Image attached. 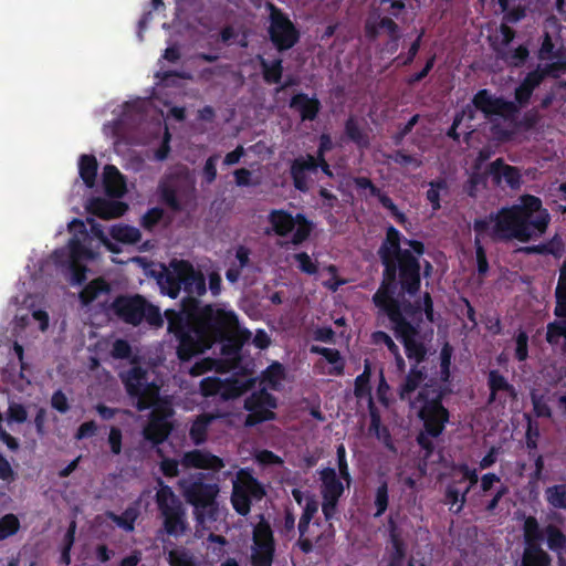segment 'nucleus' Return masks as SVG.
I'll return each mask as SVG.
<instances>
[{
    "label": "nucleus",
    "instance_id": "f257e3e1",
    "mask_svg": "<svg viewBox=\"0 0 566 566\" xmlns=\"http://www.w3.org/2000/svg\"><path fill=\"white\" fill-rule=\"evenodd\" d=\"M400 232L390 226L378 249L384 270L380 286L373 301L379 313L389 319L396 337L405 346L406 354H427L424 346L418 340V326L412 322H420L423 313L429 322H433V301L429 292H424L415 302L399 301L396 297H413L421 286L420 261L410 250L400 247Z\"/></svg>",
    "mask_w": 566,
    "mask_h": 566
},
{
    "label": "nucleus",
    "instance_id": "f03ea898",
    "mask_svg": "<svg viewBox=\"0 0 566 566\" xmlns=\"http://www.w3.org/2000/svg\"><path fill=\"white\" fill-rule=\"evenodd\" d=\"M182 290L187 296L181 300L180 308L164 313L167 332L178 344L175 354H206L216 344L221 345L219 354H242L251 332L240 324L234 311L201 304L196 296L206 294V279L189 261Z\"/></svg>",
    "mask_w": 566,
    "mask_h": 566
},
{
    "label": "nucleus",
    "instance_id": "7ed1b4c3",
    "mask_svg": "<svg viewBox=\"0 0 566 566\" xmlns=\"http://www.w3.org/2000/svg\"><path fill=\"white\" fill-rule=\"evenodd\" d=\"M409 357L415 358V363L400 396L402 400L409 401L423 421L424 431L419 433L417 440L423 449L431 451L430 438L441 434L449 420V412L440 402L447 388L428 376V356Z\"/></svg>",
    "mask_w": 566,
    "mask_h": 566
},
{
    "label": "nucleus",
    "instance_id": "20e7f679",
    "mask_svg": "<svg viewBox=\"0 0 566 566\" xmlns=\"http://www.w3.org/2000/svg\"><path fill=\"white\" fill-rule=\"evenodd\" d=\"M549 221L551 214L543 207L541 198L523 195L518 203L502 207L485 218L475 219L473 229L476 234H483L493 223L490 233L493 241L518 240L525 243L541 238L547 231Z\"/></svg>",
    "mask_w": 566,
    "mask_h": 566
},
{
    "label": "nucleus",
    "instance_id": "39448f33",
    "mask_svg": "<svg viewBox=\"0 0 566 566\" xmlns=\"http://www.w3.org/2000/svg\"><path fill=\"white\" fill-rule=\"evenodd\" d=\"M207 478L205 473H196L178 482L186 502L193 507L196 521L202 526L220 517L217 501L220 489L217 483L208 482Z\"/></svg>",
    "mask_w": 566,
    "mask_h": 566
},
{
    "label": "nucleus",
    "instance_id": "423d86ee",
    "mask_svg": "<svg viewBox=\"0 0 566 566\" xmlns=\"http://www.w3.org/2000/svg\"><path fill=\"white\" fill-rule=\"evenodd\" d=\"M114 358H130L133 367L120 374V379L129 397L136 398V407L143 411L153 407L159 399L160 387L149 380L148 371L138 366L145 356H113Z\"/></svg>",
    "mask_w": 566,
    "mask_h": 566
},
{
    "label": "nucleus",
    "instance_id": "0eeeda50",
    "mask_svg": "<svg viewBox=\"0 0 566 566\" xmlns=\"http://www.w3.org/2000/svg\"><path fill=\"white\" fill-rule=\"evenodd\" d=\"M159 489L156 492V504L163 518V532L168 536L179 538L188 531L186 510L169 485L157 480Z\"/></svg>",
    "mask_w": 566,
    "mask_h": 566
},
{
    "label": "nucleus",
    "instance_id": "6e6552de",
    "mask_svg": "<svg viewBox=\"0 0 566 566\" xmlns=\"http://www.w3.org/2000/svg\"><path fill=\"white\" fill-rule=\"evenodd\" d=\"M115 314L125 323L137 326L146 322L153 327H163L160 308L148 302L143 295L118 296L113 302Z\"/></svg>",
    "mask_w": 566,
    "mask_h": 566
},
{
    "label": "nucleus",
    "instance_id": "1a4fd4ad",
    "mask_svg": "<svg viewBox=\"0 0 566 566\" xmlns=\"http://www.w3.org/2000/svg\"><path fill=\"white\" fill-rule=\"evenodd\" d=\"M269 39L279 52H285L300 41V31L281 9L272 3H269Z\"/></svg>",
    "mask_w": 566,
    "mask_h": 566
},
{
    "label": "nucleus",
    "instance_id": "9d476101",
    "mask_svg": "<svg viewBox=\"0 0 566 566\" xmlns=\"http://www.w3.org/2000/svg\"><path fill=\"white\" fill-rule=\"evenodd\" d=\"M243 407L249 411L244 420L247 427H255L276 418L274 409L277 407V400L266 388L255 390L248 396Z\"/></svg>",
    "mask_w": 566,
    "mask_h": 566
},
{
    "label": "nucleus",
    "instance_id": "9b49d317",
    "mask_svg": "<svg viewBox=\"0 0 566 566\" xmlns=\"http://www.w3.org/2000/svg\"><path fill=\"white\" fill-rule=\"evenodd\" d=\"M544 530L535 517L528 516L524 522V536L527 547L520 566H549L551 559L546 552L539 547V542L544 538Z\"/></svg>",
    "mask_w": 566,
    "mask_h": 566
},
{
    "label": "nucleus",
    "instance_id": "f8f14e48",
    "mask_svg": "<svg viewBox=\"0 0 566 566\" xmlns=\"http://www.w3.org/2000/svg\"><path fill=\"white\" fill-rule=\"evenodd\" d=\"M472 103L478 111L483 113L485 118L496 115L507 122H513L518 114V107L513 101L496 97L488 88L478 91L472 98Z\"/></svg>",
    "mask_w": 566,
    "mask_h": 566
},
{
    "label": "nucleus",
    "instance_id": "ddd939ff",
    "mask_svg": "<svg viewBox=\"0 0 566 566\" xmlns=\"http://www.w3.org/2000/svg\"><path fill=\"white\" fill-rule=\"evenodd\" d=\"M385 30L389 36L384 44L381 52L392 55L398 51L400 41L399 25L391 17H381L380 14H371L365 23V35L369 41H376L380 35V31Z\"/></svg>",
    "mask_w": 566,
    "mask_h": 566
},
{
    "label": "nucleus",
    "instance_id": "4468645a",
    "mask_svg": "<svg viewBox=\"0 0 566 566\" xmlns=\"http://www.w3.org/2000/svg\"><path fill=\"white\" fill-rule=\"evenodd\" d=\"M365 373L358 377H356V405H361L364 401L367 403L369 408L370 416V424H369V433L374 434L379 441H381L387 448L392 450V444L390 440V434L387 428L380 426V418L377 415L373 399L369 392H365Z\"/></svg>",
    "mask_w": 566,
    "mask_h": 566
},
{
    "label": "nucleus",
    "instance_id": "2eb2a0df",
    "mask_svg": "<svg viewBox=\"0 0 566 566\" xmlns=\"http://www.w3.org/2000/svg\"><path fill=\"white\" fill-rule=\"evenodd\" d=\"M186 260H172L169 269H164L163 273L158 276V284L161 292L171 298H176L180 291L184 289L187 271Z\"/></svg>",
    "mask_w": 566,
    "mask_h": 566
},
{
    "label": "nucleus",
    "instance_id": "dca6fc26",
    "mask_svg": "<svg viewBox=\"0 0 566 566\" xmlns=\"http://www.w3.org/2000/svg\"><path fill=\"white\" fill-rule=\"evenodd\" d=\"M485 174L492 177L495 186H501L504 181L513 190L521 188L522 174L520 168L507 165L503 158H496L489 164Z\"/></svg>",
    "mask_w": 566,
    "mask_h": 566
},
{
    "label": "nucleus",
    "instance_id": "f3484780",
    "mask_svg": "<svg viewBox=\"0 0 566 566\" xmlns=\"http://www.w3.org/2000/svg\"><path fill=\"white\" fill-rule=\"evenodd\" d=\"M318 168V160L313 155L298 156L293 159L290 167V175L293 180L294 187L300 191L308 190L307 175L316 172Z\"/></svg>",
    "mask_w": 566,
    "mask_h": 566
},
{
    "label": "nucleus",
    "instance_id": "a211bd4d",
    "mask_svg": "<svg viewBox=\"0 0 566 566\" xmlns=\"http://www.w3.org/2000/svg\"><path fill=\"white\" fill-rule=\"evenodd\" d=\"M181 464L186 468L206 469L220 471L223 467V460L210 452L202 450H191L185 452L181 458Z\"/></svg>",
    "mask_w": 566,
    "mask_h": 566
},
{
    "label": "nucleus",
    "instance_id": "6ab92c4d",
    "mask_svg": "<svg viewBox=\"0 0 566 566\" xmlns=\"http://www.w3.org/2000/svg\"><path fill=\"white\" fill-rule=\"evenodd\" d=\"M172 427L167 416L154 411L150 415L147 426L144 428V438L157 446L163 443L170 434Z\"/></svg>",
    "mask_w": 566,
    "mask_h": 566
},
{
    "label": "nucleus",
    "instance_id": "aec40b11",
    "mask_svg": "<svg viewBox=\"0 0 566 566\" xmlns=\"http://www.w3.org/2000/svg\"><path fill=\"white\" fill-rule=\"evenodd\" d=\"M256 382V378L250 374H242L240 376H232L222 382L221 398L223 400H232L241 397L243 394L251 390Z\"/></svg>",
    "mask_w": 566,
    "mask_h": 566
},
{
    "label": "nucleus",
    "instance_id": "412c9836",
    "mask_svg": "<svg viewBox=\"0 0 566 566\" xmlns=\"http://www.w3.org/2000/svg\"><path fill=\"white\" fill-rule=\"evenodd\" d=\"M86 255H88V250L77 237L71 238L66 248L56 249L53 252L55 263L62 265L69 264L70 266H74L76 262Z\"/></svg>",
    "mask_w": 566,
    "mask_h": 566
},
{
    "label": "nucleus",
    "instance_id": "4be33fe9",
    "mask_svg": "<svg viewBox=\"0 0 566 566\" xmlns=\"http://www.w3.org/2000/svg\"><path fill=\"white\" fill-rule=\"evenodd\" d=\"M233 489L243 492L254 500H261L265 495L263 485L248 469H241L237 473Z\"/></svg>",
    "mask_w": 566,
    "mask_h": 566
},
{
    "label": "nucleus",
    "instance_id": "5701e85b",
    "mask_svg": "<svg viewBox=\"0 0 566 566\" xmlns=\"http://www.w3.org/2000/svg\"><path fill=\"white\" fill-rule=\"evenodd\" d=\"M290 107L300 113L302 120H314L319 113L321 103L316 97H308L301 92L292 96Z\"/></svg>",
    "mask_w": 566,
    "mask_h": 566
},
{
    "label": "nucleus",
    "instance_id": "b1692460",
    "mask_svg": "<svg viewBox=\"0 0 566 566\" xmlns=\"http://www.w3.org/2000/svg\"><path fill=\"white\" fill-rule=\"evenodd\" d=\"M127 206L119 201H111L104 198H94L91 200L90 211L102 219H113L120 217L126 211Z\"/></svg>",
    "mask_w": 566,
    "mask_h": 566
},
{
    "label": "nucleus",
    "instance_id": "393cba45",
    "mask_svg": "<svg viewBox=\"0 0 566 566\" xmlns=\"http://www.w3.org/2000/svg\"><path fill=\"white\" fill-rule=\"evenodd\" d=\"M103 186L106 195L109 197L119 198L125 193V179L114 165H106L104 167Z\"/></svg>",
    "mask_w": 566,
    "mask_h": 566
},
{
    "label": "nucleus",
    "instance_id": "a878e982",
    "mask_svg": "<svg viewBox=\"0 0 566 566\" xmlns=\"http://www.w3.org/2000/svg\"><path fill=\"white\" fill-rule=\"evenodd\" d=\"M323 499L338 500L343 494V483L334 468H325L321 471Z\"/></svg>",
    "mask_w": 566,
    "mask_h": 566
},
{
    "label": "nucleus",
    "instance_id": "bb28decb",
    "mask_svg": "<svg viewBox=\"0 0 566 566\" xmlns=\"http://www.w3.org/2000/svg\"><path fill=\"white\" fill-rule=\"evenodd\" d=\"M269 222L272 224L273 231L280 237H285L292 232L296 226V216L279 209L272 210L269 214Z\"/></svg>",
    "mask_w": 566,
    "mask_h": 566
},
{
    "label": "nucleus",
    "instance_id": "cd10ccee",
    "mask_svg": "<svg viewBox=\"0 0 566 566\" xmlns=\"http://www.w3.org/2000/svg\"><path fill=\"white\" fill-rule=\"evenodd\" d=\"M494 52L499 59L504 61L511 67L523 66L530 56L528 48L523 44L518 45L514 50H509V48H494Z\"/></svg>",
    "mask_w": 566,
    "mask_h": 566
},
{
    "label": "nucleus",
    "instance_id": "c85d7f7f",
    "mask_svg": "<svg viewBox=\"0 0 566 566\" xmlns=\"http://www.w3.org/2000/svg\"><path fill=\"white\" fill-rule=\"evenodd\" d=\"M256 57L261 66L263 81L269 85L280 84L284 71L282 59L277 57L270 62L262 55Z\"/></svg>",
    "mask_w": 566,
    "mask_h": 566
},
{
    "label": "nucleus",
    "instance_id": "c756f323",
    "mask_svg": "<svg viewBox=\"0 0 566 566\" xmlns=\"http://www.w3.org/2000/svg\"><path fill=\"white\" fill-rule=\"evenodd\" d=\"M526 254H541V255H553L555 258H560L564 252V243L562 238L558 234H555L549 241L528 245L521 249Z\"/></svg>",
    "mask_w": 566,
    "mask_h": 566
},
{
    "label": "nucleus",
    "instance_id": "7c9ffc66",
    "mask_svg": "<svg viewBox=\"0 0 566 566\" xmlns=\"http://www.w3.org/2000/svg\"><path fill=\"white\" fill-rule=\"evenodd\" d=\"M111 287L103 277H97L87 283L80 292L78 297L83 305L87 306L97 300L102 294H107Z\"/></svg>",
    "mask_w": 566,
    "mask_h": 566
},
{
    "label": "nucleus",
    "instance_id": "2f4dec72",
    "mask_svg": "<svg viewBox=\"0 0 566 566\" xmlns=\"http://www.w3.org/2000/svg\"><path fill=\"white\" fill-rule=\"evenodd\" d=\"M216 419L213 415L201 413L191 423L189 436L196 446L203 444L207 441L208 429Z\"/></svg>",
    "mask_w": 566,
    "mask_h": 566
},
{
    "label": "nucleus",
    "instance_id": "473e14b6",
    "mask_svg": "<svg viewBox=\"0 0 566 566\" xmlns=\"http://www.w3.org/2000/svg\"><path fill=\"white\" fill-rule=\"evenodd\" d=\"M98 164L94 155H82L78 160V172L87 188L95 186Z\"/></svg>",
    "mask_w": 566,
    "mask_h": 566
},
{
    "label": "nucleus",
    "instance_id": "72a5a7b5",
    "mask_svg": "<svg viewBox=\"0 0 566 566\" xmlns=\"http://www.w3.org/2000/svg\"><path fill=\"white\" fill-rule=\"evenodd\" d=\"M252 566H272L275 555V544H252Z\"/></svg>",
    "mask_w": 566,
    "mask_h": 566
},
{
    "label": "nucleus",
    "instance_id": "f704fd0d",
    "mask_svg": "<svg viewBox=\"0 0 566 566\" xmlns=\"http://www.w3.org/2000/svg\"><path fill=\"white\" fill-rule=\"evenodd\" d=\"M109 235L117 242L125 244H135L140 241L142 233L139 229L128 224H116L109 230Z\"/></svg>",
    "mask_w": 566,
    "mask_h": 566
},
{
    "label": "nucleus",
    "instance_id": "c9c22d12",
    "mask_svg": "<svg viewBox=\"0 0 566 566\" xmlns=\"http://www.w3.org/2000/svg\"><path fill=\"white\" fill-rule=\"evenodd\" d=\"M546 340L553 346H560L566 354V319H556L547 325Z\"/></svg>",
    "mask_w": 566,
    "mask_h": 566
},
{
    "label": "nucleus",
    "instance_id": "e433bc0d",
    "mask_svg": "<svg viewBox=\"0 0 566 566\" xmlns=\"http://www.w3.org/2000/svg\"><path fill=\"white\" fill-rule=\"evenodd\" d=\"M105 515L118 527L125 530L126 532H133L135 528V522L138 517V511L137 509L129 506L120 515H117L112 511H107Z\"/></svg>",
    "mask_w": 566,
    "mask_h": 566
},
{
    "label": "nucleus",
    "instance_id": "4c0bfd02",
    "mask_svg": "<svg viewBox=\"0 0 566 566\" xmlns=\"http://www.w3.org/2000/svg\"><path fill=\"white\" fill-rule=\"evenodd\" d=\"M544 537L546 538L549 549L562 555L566 552V537L556 526L548 525L544 530Z\"/></svg>",
    "mask_w": 566,
    "mask_h": 566
},
{
    "label": "nucleus",
    "instance_id": "58836bf2",
    "mask_svg": "<svg viewBox=\"0 0 566 566\" xmlns=\"http://www.w3.org/2000/svg\"><path fill=\"white\" fill-rule=\"evenodd\" d=\"M284 376V367L280 363L275 361L263 371L262 382L266 384L273 390H279Z\"/></svg>",
    "mask_w": 566,
    "mask_h": 566
},
{
    "label": "nucleus",
    "instance_id": "ea45409f",
    "mask_svg": "<svg viewBox=\"0 0 566 566\" xmlns=\"http://www.w3.org/2000/svg\"><path fill=\"white\" fill-rule=\"evenodd\" d=\"M448 190L447 180L438 178L429 182V189L426 192V198L430 202L432 211H438L441 208V191Z\"/></svg>",
    "mask_w": 566,
    "mask_h": 566
},
{
    "label": "nucleus",
    "instance_id": "a19ab883",
    "mask_svg": "<svg viewBox=\"0 0 566 566\" xmlns=\"http://www.w3.org/2000/svg\"><path fill=\"white\" fill-rule=\"evenodd\" d=\"M489 385L491 389L490 401H493L496 398V395L501 391L507 394L511 397L515 396L513 387L510 386L504 377L501 376L497 371L490 373Z\"/></svg>",
    "mask_w": 566,
    "mask_h": 566
},
{
    "label": "nucleus",
    "instance_id": "79ce46f5",
    "mask_svg": "<svg viewBox=\"0 0 566 566\" xmlns=\"http://www.w3.org/2000/svg\"><path fill=\"white\" fill-rule=\"evenodd\" d=\"M545 499L554 509L566 510V486L557 484L545 490Z\"/></svg>",
    "mask_w": 566,
    "mask_h": 566
},
{
    "label": "nucleus",
    "instance_id": "37998d69",
    "mask_svg": "<svg viewBox=\"0 0 566 566\" xmlns=\"http://www.w3.org/2000/svg\"><path fill=\"white\" fill-rule=\"evenodd\" d=\"M554 67H555V64L547 66L545 69H541L538 66L534 71L528 72L525 75V77L523 78V81L521 82V84L534 93V91L543 83L544 78L548 74H552V71Z\"/></svg>",
    "mask_w": 566,
    "mask_h": 566
},
{
    "label": "nucleus",
    "instance_id": "c03bdc74",
    "mask_svg": "<svg viewBox=\"0 0 566 566\" xmlns=\"http://www.w3.org/2000/svg\"><path fill=\"white\" fill-rule=\"evenodd\" d=\"M252 542L253 544H275L271 525L263 517L253 528Z\"/></svg>",
    "mask_w": 566,
    "mask_h": 566
},
{
    "label": "nucleus",
    "instance_id": "a18cd8bd",
    "mask_svg": "<svg viewBox=\"0 0 566 566\" xmlns=\"http://www.w3.org/2000/svg\"><path fill=\"white\" fill-rule=\"evenodd\" d=\"M159 196L160 201L168 208H170L172 211H181L182 207L179 201L177 190L172 186L168 184H160Z\"/></svg>",
    "mask_w": 566,
    "mask_h": 566
},
{
    "label": "nucleus",
    "instance_id": "49530a36",
    "mask_svg": "<svg viewBox=\"0 0 566 566\" xmlns=\"http://www.w3.org/2000/svg\"><path fill=\"white\" fill-rule=\"evenodd\" d=\"M296 224L297 227L291 239V243L294 245H298L307 240L312 231V223L303 213L296 214Z\"/></svg>",
    "mask_w": 566,
    "mask_h": 566
},
{
    "label": "nucleus",
    "instance_id": "de8ad7c7",
    "mask_svg": "<svg viewBox=\"0 0 566 566\" xmlns=\"http://www.w3.org/2000/svg\"><path fill=\"white\" fill-rule=\"evenodd\" d=\"M469 491L470 488H465L464 491H460L455 485H449L447 489L446 497L447 503L450 505V510L459 513L465 503V496Z\"/></svg>",
    "mask_w": 566,
    "mask_h": 566
},
{
    "label": "nucleus",
    "instance_id": "09e8293b",
    "mask_svg": "<svg viewBox=\"0 0 566 566\" xmlns=\"http://www.w3.org/2000/svg\"><path fill=\"white\" fill-rule=\"evenodd\" d=\"M482 234H476L474 237V249H475V259H476V271L479 276L484 277L489 272V261L486 258V251L481 242Z\"/></svg>",
    "mask_w": 566,
    "mask_h": 566
},
{
    "label": "nucleus",
    "instance_id": "8fccbe9b",
    "mask_svg": "<svg viewBox=\"0 0 566 566\" xmlns=\"http://www.w3.org/2000/svg\"><path fill=\"white\" fill-rule=\"evenodd\" d=\"M19 528V518L12 513L6 514L0 518V541L14 535Z\"/></svg>",
    "mask_w": 566,
    "mask_h": 566
},
{
    "label": "nucleus",
    "instance_id": "3c124183",
    "mask_svg": "<svg viewBox=\"0 0 566 566\" xmlns=\"http://www.w3.org/2000/svg\"><path fill=\"white\" fill-rule=\"evenodd\" d=\"M541 118H542V116H541L538 109L531 108L523 114V116L520 120H516V118H515L512 123H514V126L516 128H521L524 130H532L538 125V123L541 122Z\"/></svg>",
    "mask_w": 566,
    "mask_h": 566
},
{
    "label": "nucleus",
    "instance_id": "603ef678",
    "mask_svg": "<svg viewBox=\"0 0 566 566\" xmlns=\"http://www.w3.org/2000/svg\"><path fill=\"white\" fill-rule=\"evenodd\" d=\"M251 497L235 489L232 490L231 503L235 512L247 516L251 511Z\"/></svg>",
    "mask_w": 566,
    "mask_h": 566
},
{
    "label": "nucleus",
    "instance_id": "864d4df0",
    "mask_svg": "<svg viewBox=\"0 0 566 566\" xmlns=\"http://www.w3.org/2000/svg\"><path fill=\"white\" fill-rule=\"evenodd\" d=\"M387 159L401 167L412 166L413 168H419L422 164L421 160H419L417 157L405 153L402 149H397L387 155Z\"/></svg>",
    "mask_w": 566,
    "mask_h": 566
},
{
    "label": "nucleus",
    "instance_id": "5fc2aeb1",
    "mask_svg": "<svg viewBox=\"0 0 566 566\" xmlns=\"http://www.w3.org/2000/svg\"><path fill=\"white\" fill-rule=\"evenodd\" d=\"M164 218V210L159 207H154L147 210L142 217L140 226L148 231H151Z\"/></svg>",
    "mask_w": 566,
    "mask_h": 566
},
{
    "label": "nucleus",
    "instance_id": "6e6d98bb",
    "mask_svg": "<svg viewBox=\"0 0 566 566\" xmlns=\"http://www.w3.org/2000/svg\"><path fill=\"white\" fill-rule=\"evenodd\" d=\"M168 557L170 566H197L193 557L186 549H172Z\"/></svg>",
    "mask_w": 566,
    "mask_h": 566
},
{
    "label": "nucleus",
    "instance_id": "4d7b16f0",
    "mask_svg": "<svg viewBox=\"0 0 566 566\" xmlns=\"http://www.w3.org/2000/svg\"><path fill=\"white\" fill-rule=\"evenodd\" d=\"M223 380L219 378H205L200 382V391L205 397L217 396L221 397Z\"/></svg>",
    "mask_w": 566,
    "mask_h": 566
},
{
    "label": "nucleus",
    "instance_id": "13d9d810",
    "mask_svg": "<svg viewBox=\"0 0 566 566\" xmlns=\"http://www.w3.org/2000/svg\"><path fill=\"white\" fill-rule=\"evenodd\" d=\"M374 503L376 506L374 516L378 517L385 513L388 506V488L386 482L377 488Z\"/></svg>",
    "mask_w": 566,
    "mask_h": 566
},
{
    "label": "nucleus",
    "instance_id": "bf43d9fd",
    "mask_svg": "<svg viewBox=\"0 0 566 566\" xmlns=\"http://www.w3.org/2000/svg\"><path fill=\"white\" fill-rule=\"evenodd\" d=\"M557 56L549 32L545 31L538 50L539 60H553Z\"/></svg>",
    "mask_w": 566,
    "mask_h": 566
},
{
    "label": "nucleus",
    "instance_id": "052dcab7",
    "mask_svg": "<svg viewBox=\"0 0 566 566\" xmlns=\"http://www.w3.org/2000/svg\"><path fill=\"white\" fill-rule=\"evenodd\" d=\"M499 33L501 35L500 42L494 41L492 43V48H505L507 49L510 44L515 39L516 32L513 28L507 25L506 23H501L499 28Z\"/></svg>",
    "mask_w": 566,
    "mask_h": 566
},
{
    "label": "nucleus",
    "instance_id": "680f3d73",
    "mask_svg": "<svg viewBox=\"0 0 566 566\" xmlns=\"http://www.w3.org/2000/svg\"><path fill=\"white\" fill-rule=\"evenodd\" d=\"M219 159V155L214 154L207 158L203 168H202V177L206 184H212L217 178V163Z\"/></svg>",
    "mask_w": 566,
    "mask_h": 566
},
{
    "label": "nucleus",
    "instance_id": "e2e57ef3",
    "mask_svg": "<svg viewBox=\"0 0 566 566\" xmlns=\"http://www.w3.org/2000/svg\"><path fill=\"white\" fill-rule=\"evenodd\" d=\"M373 343L375 345H385L390 354H399V348L392 340V338L385 332L378 331L373 333Z\"/></svg>",
    "mask_w": 566,
    "mask_h": 566
},
{
    "label": "nucleus",
    "instance_id": "0e129e2a",
    "mask_svg": "<svg viewBox=\"0 0 566 566\" xmlns=\"http://www.w3.org/2000/svg\"><path fill=\"white\" fill-rule=\"evenodd\" d=\"M294 259L298 263V269L306 274H315L317 272V265L312 261L311 256L306 252H300L294 255Z\"/></svg>",
    "mask_w": 566,
    "mask_h": 566
},
{
    "label": "nucleus",
    "instance_id": "69168bd1",
    "mask_svg": "<svg viewBox=\"0 0 566 566\" xmlns=\"http://www.w3.org/2000/svg\"><path fill=\"white\" fill-rule=\"evenodd\" d=\"M159 469L166 478L171 479L179 475V462L176 459L163 458Z\"/></svg>",
    "mask_w": 566,
    "mask_h": 566
},
{
    "label": "nucleus",
    "instance_id": "338daca9",
    "mask_svg": "<svg viewBox=\"0 0 566 566\" xmlns=\"http://www.w3.org/2000/svg\"><path fill=\"white\" fill-rule=\"evenodd\" d=\"M28 412L21 403H10L8 408V419L18 423H22L27 420Z\"/></svg>",
    "mask_w": 566,
    "mask_h": 566
},
{
    "label": "nucleus",
    "instance_id": "774afa93",
    "mask_svg": "<svg viewBox=\"0 0 566 566\" xmlns=\"http://www.w3.org/2000/svg\"><path fill=\"white\" fill-rule=\"evenodd\" d=\"M51 406L61 413H65L69 411V400L61 389L53 392L51 398Z\"/></svg>",
    "mask_w": 566,
    "mask_h": 566
}]
</instances>
